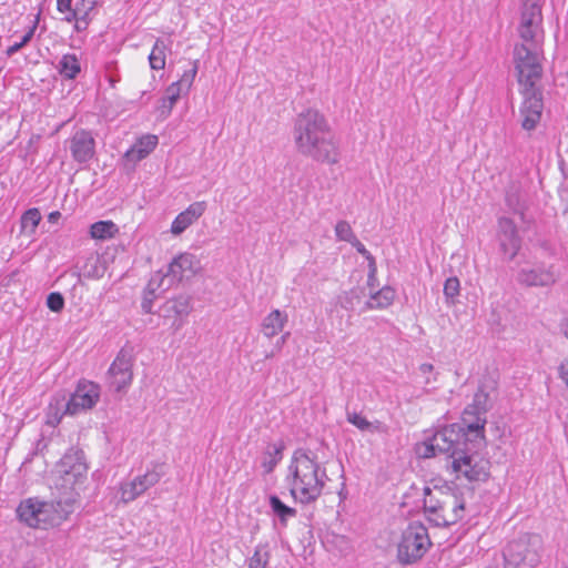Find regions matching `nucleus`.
Here are the masks:
<instances>
[{
  "label": "nucleus",
  "mask_w": 568,
  "mask_h": 568,
  "mask_svg": "<svg viewBox=\"0 0 568 568\" xmlns=\"http://www.w3.org/2000/svg\"><path fill=\"white\" fill-rule=\"evenodd\" d=\"M434 366L428 363H424L419 366V373L422 374L424 381L423 384L426 386V390L429 392L427 386L432 385L436 381V376L433 374Z\"/></svg>",
  "instance_id": "nucleus-43"
},
{
  "label": "nucleus",
  "mask_w": 568,
  "mask_h": 568,
  "mask_svg": "<svg viewBox=\"0 0 568 568\" xmlns=\"http://www.w3.org/2000/svg\"><path fill=\"white\" fill-rule=\"evenodd\" d=\"M560 329H561L562 334L568 338V320H565L561 323Z\"/></svg>",
  "instance_id": "nucleus-54"
},
{
  "label": "nucleus",
  "mask_w": 568,
  "mask_h": 568,
  "mask_svg": "<svg viewBox=\"0 0 568 568\" xmlns=\"http://www.w3.org/2000/svg\"><path fill=\"white\" fill-rule=\"evenodd\" d=\"M498 225L500 248L508 260H513L521 245L516 224L508 217H501Z\"/></svg>",
  "instance_id": "nucleus-19"
},
{
  "label": "nucleus",
  "mask_w": 568,
  "mask_h": 568,
  "mask_svg": "<svg viewBox=\"0 0 568 568\" xmlns=\"http://www.w3.org/2000/svg\"><path fill=\"white\" fill-rule=\"evenodd\" d=\"M169 285L190 280L202 271L201 258L190 252L180 253L168 266Z\"/></svg>",
  "instance_id": "nucleus-15"
},
{
  "label": "nucleus",
  "mask_w": 568,
  "mask_h": 568,
  "mask_svg": "<svg viewBox=\"0 0 568 568\" xmlns=\"http://www.w3.org/2000/svg\"><path fill=\"white\" fill-rule=\"evenodd\" d=\"M100 399V386L90 381H80L67 403H61L70 416L92 409Z\"/></svg>",
  "instance_id": "nucleus-11"
},
{
  "label": "nucleus",
  "mask_w": 568,
  "mask_h": 568,
  "mask_svg": "<svg viewBox=\"0 0 568 568\" xmlns=\"http://www.w3.org/2000/svg\"><path fill=\"white\" fill-rule=\"evenodd\" d=\"M16 513L22 524L34 529H48L63 519L54 504L37 497L21 500Z\"/></svg>",
  "instance_id": "nucleus-5"
},
{
  "label": "nucleus",
  "mask_w": 568,
  "mask_h": 568,
  "mask_svg": "<svg viewBox=\"0 0 568 568\" xmlns=\"http://www.w3.org/2000/svg\"><path fill=\"white\" fill-rule=\"evenodd\" d=\"M541 538L526 535L510 541L504 550L505 568H535L540 561Z\"/></svg>",
  "instance_id": "nucleus-6"
},
{
  "label": "nucleus",
  "mask_w": 568,
  "mask_h": 568,
  "mask_svg": "<svg viewBox=\"0 0 568 568\" xmlns=\"http://www.w3.org/2000/svg\"><path fill=\"white\" fill-rule=\"evenodd\" d=\"M58 471L61 475V488L73 489L75 485L84 480L88 467L83 462L82 454L72 453L62 457Z\"/></svg>",
  "instance_id": "nucleus-14"
},
{
  "label": "nucleus",
  "mask_w": 568,
  "mask_h": 568,
  "mask_svg": "<svg viewBox=\"0 0 568 568\" xmlns=\"http://www.w3.org/2000/svg\"><path fill=\"white\" fill-rule=\"evenodd\" d=\"M170 49V42L164 39H156L149 55L150 67L153 70H162L165 67V53Z\"/></svg>",
  "instance_id": "nucleus-28"
},
{
  "label": "nucleus",
  "mask_w": 568,
  "mask_h": 568,
  "mask_svg": "<svg viewBox=\"0 0 568 568\" xmlns=\"http://www.w3.org/2000/svg\"><path fill=\"white\" fill-rule=\"evenodd\" d=\"M119 232V227L112 221H99L90 226V235L94 240H109Z\"/></svg>",
  "instance_id": "nucleus-30"
},
{
  "label": "nucleus",
  "mask_w": 568,
  "mask_h": 568,
  "mask_svg": "<svg viewBox=\"0 0 568 568\" xmlns=\"http://www.w3.org/2000/svg\"><path fill=\"white\" fill-rule=\"evenodd\" d=\"M182 326V322H179L175 326V329H179Z\"/></svg>",
  "instance_id": "nucleus-58"
},
{
  "label": "nucleus",
  "mask_w": 568,
  "mask_h": 568,
  "mask_svg": "<svg viewBox=\"0 0 568 568\" xmlns=\"http://www.w3.org/2000/svg\"><path fill=\"white\" fill-rule=\"evenodd\" d=\"M467 427L470 432L478 434L484 429V422H480V419H478L476 423L469 424Z\"/></svg>",
  "instance_id": "nucleus-52"
},
{
  "label": "nucleus",
  "mask_w": 568,
  "mask_h": 568,
  "mask_svg": "<svg viewBox=\"0 0 568 568\" xmlns=\"http://www.w3.org/2000/svg\"><path fill=\"white\" fill-rule=\"evenodd\" d=\"M368 262V277L376 278L377 266L374 256L367 260Z\"/></svg>",
  "instance_id": "nucleus-51"
},
{
  "label": "nucleus",
  "mask_w": 568,
  "mask_h": 568,
  "mask_svg": "<svg viewBox=\"0 0 568 568\" xmlns=\"http://www.w3.org/2000/svg\"><path fill=\"white\" fill-rule=\"evenodd\" d=\"M59 217H60V213L58 211L51 212L48 216L49 222H57Z\"/></svg>",
  "instance_id": "nucleus-55"
},
{
  "label": "nucleus",
  "mask_w": 568,
  "mask_h": 568,
  "mask_svg": "<svg viewBox=\"0 0 568 568\" xmlns=\"http://www.w3.org/2000/svg\"><path fill=\"white\" fill-rule=\"evenodd\" d=\"M270 507L272 513L278 518L283 526L286 525L290 518L296 516V510L285 505L276 495H272L268 498Z\"/></svg>",
  "instance_id": "nucleus-31"
},
{
  "label": "nucleus",
  "mask_w": 568,
  "mask_h": 568,
  "mask_svg": "<svg viewBox=\"0 0 568 568\" xmlns=\"http://www.w3.org/2000/svg\"><path fill=\"white\" fill-rule=\"evenodd\" d=\"M172 285H169V271H166V273L159 271L152 275L145 290L152 296H159L160 293L165 292Z\"/></svg>",
  "instance_id": "nucleus-33"
},
{
  "label": "nucleus",
  "mask_w": 568,
  "mask_h": 568,
  "mask_svg": "<svg viewBox=\"0 0 568 568\" xmlns=\"http://www.w3.org/2000/svg\"><path fill=\"white\" fill-rule=\"evenodd\" d=\"M327 480L326 469L303 449L294 452L287 467L286 483L295 501L310 505L323 494Z\"/></svg>",
  "instance_id": "nucleus-2"
},
{
  "label": "nucleus",
  "mask_w": 568,
  "mask_h": 568,
  "mask_svg": "<svg viewBox=\"0 0 568 568\" xmlns=\"http://www.w3.org/2000/svg\"><path fill=\"white\" fill-rule=\"evenodd\" d=\"M37 21L33 22L32 27L29 28V30L21 37V39L10 47H8L6 53L8 57L13 55L18 51H20L24 45H27L33 38L36 29H37Z\"/></svg>",
  "instance_id": "nucleus-39"
},
{
  "label": "nucleus",
  "mask_w": 568,
  "mask_h": 568,
  "mask_svg": "<svg viewBox=\"0 0 568 568\" xmlns=\"http://www.w3.org/2000/svg\"><path fill=\"white\" fill-rule=\"evenodd\" d=\"M67 143L73 161L78 164H85L95 155V139L88 130L75 131Z\"/></svg>",
  "instance_id": "nucleus-17"
},
{
  "label": "nucleus",
  "mask_w": 568,
  "mask_h": 568,
  "mask_svg": "<svg viewBox=\"0 0 568 568\" xmlns=\"http://www.w3.org/2000/svg\"><path fill=\"white\" fill-rule=\"evenodd\" d=\"M432 542L427 528L418 521L408 525L398 545V559L403 564L419 560L428 550Z\"/></svg>",
  "instance_id": "nucleus-7"
},
{
  "label": "nucleus",
  "mask_w": 568,
  "mask_h": 568,
  "mask_svg": "<svg viewBox=\"0 0 568 568\" xmlns=\"http://www.w3.org/2000/svg\"><path fill=\"white\" fill-rule=\"evenodd\" d=\"M175 103H176V101H171L170 97L164 95L161 99L160 105H159L160 114L162 116L166 118L171 113V111H172V109H173Z\"/></svg>",
  "instance_id": "nucleus-46"
},
{
  "label": "nucleus",
  "mask_w": 568,
  "mask_h": 568,
  "mask_svg": "<svg viewBox=\"0 0 568 568\" xmlns=\"http://www.w3.org/2000/svg\"><path fill=\"white\" fill-rule=\"evenodd\" d=\"M164 311L173 313L178 317L187 316L191 312V297L181 295L170 300L165 303Z\"/></svg>",
  "instance_id": "nucleus-32"
},
{
  "label": "nucleus",
  "mask_w": 568,
  "mask_h": 568,
  "mask_svg": "<svg viewBox=\"0 0 568 568\" xmlns=\"http://www.w3.org/2000/svg\"><path fill=\"white\" fill-rule=\"evenodd\" d=\"M346 419L361 432L371 434H388V426L381 420H368L364 415L356 412H347Z\"/></svg>",
  "instance_id": "nucleus-23"
},
{
  "label": "nucleus",
  "mask_w": 568,
  "mask_h": 568,
  "mask_svg": "<svg viewBox=\"0 0 568 568\" xmlns=\"http://www.w3.org/2000/svg\"><path fill=\"white\" fill-rule=\"evenodd\" d=\"M162 476L163 473L158 469V467H154L130 480L122 481L119 486L120 500L123 504H129L135 500L148 489L155 486L161 480Z\"/></svg>",
  "instance_id": "nucleus-12"
},
{
  "label": "nucleus",
  "mask_w": 568,
  "mask_h": 568,
  "mask_svg": "<svg viewBox=\"0 0 568 568\" xmlns=\"http://www.w3.org/2000/svg\"><path fill=\"white\" fill-rule=\"evenodd\" d=\"M57 69L63 78L74 79L80 73L81 65L74 53H67L59 60Z\"/></svg>",
  "instance_id": "nucleus-26"
},
{
  "label": "nucleus",
  "mask_w": 568,
  "mask_h": 568,
  "mask_svg": "<svg viewBox=\"0 0 568 568\" xmlns=\"http://www.w3.org/2000/svg\"><path fill=\"white\" fill-rule=\"evenodd\" d=\"M491 389L493 386H486L485 384H481L476 392L473 405L477 414L485 413L488 409Z\"/></svg>",
  "instance_id": "nucleus-35"
},
{
  "label": "nucleus",
  "mask_w": 568,
  "mask_h": 568,
  "mask_svg": "<svg viewBox=\"0 0 568 568\" xmlns=\"http://www.w3.org/2000/svg\"><path fill=\"white\" fill-rule=\"evenodd\" d=\"M462 432L463 428L456 424L445 426L437 430L426 444L424 457H433L437 453H446L450 454V458L453 459L454 454L460 453L457 446L464 437Z\"/></svg>",
  "instance_id": "nucleus-10"
},
{
  "label": "nucleus",
  "mask_w": 568,
  "mask_h": 568,
  "mask_svg": "<svg viewBox=\"0 0 568 568\" xmlns=\"http://www.w3.org/2000/svg\"><path fill=\"white\" fill-rule=\"evenodd\" d=\"M133 362L132 351L122 348L111 364L109 369L110 383L116 392H122L131 385Z\"/></svg>",
  "instance_id": "nucleus-16"
},
{
  "label": "nucleus",
  "mask_w": 568,
  "mask_h": 568,
  "mask_svg": "<svg viewBox=\"0 0 568 568\" xmlns=\"http://www.w3.org/2000/svg\"><path fill=\"white\" fill-rule=\"evenodd\" d=\"M335 235L337 240L351 243L356 235L354 234L351 225L346 221H338L335 225Z\"/></svg>",
  "instance_id": "nucleus-41"
},
{
  "label": "nucleus",
  "mask_w": 568,
  "mask_h": 568,
  "mask_svg": "<svg viewBox=\"0 0 568 568\" xmlns=\"http://www.w3.org/2000/svg\"><path fill=\"white\" fill-rule=\"evenodd\" d=\"M270 554L261 545L256 546L254 554L247 560V568H266Z\"/></svg>",
  "instance_id": "nucleus-38"
},
{
  "label": "nucleus",
  "mask_w": 568,
  "mask_h": 568,
  "mask_svg": "<svg viewBox=\"0 0 568 568\" xmlns=\"http://www.w3.org/2000/svg\"><path fill=\"white\" fill-rule=\"evenodd\" d=\"M349 244H352L353 247L356 248V251L365 257V260H368L371 257H373V255L369 253V251L366 250V247L364 246V244L357 239L355 237Z\"/></svg>",
  "instance_id": "nucleus-47"
},
{
  "label": "nucleus",
  "mask_w": 568,
  "mask_h": 568,
  "mask_svg": "<svg viewBox=\"0 0 568 568\" xmlns=\"http://www.w3.org/2000/svg\"><path fill=\"white\" fill-rule=\"evenodd\" d=\"M290 333H285L281 336V338L276 342L274 349L265 355V358H272L276 352H280L285 344L286 339L288 338Z\"/></svg>",
  "instance_id": "nucleus-49"
},
{
  "label": "nucleus",
  "mask_w": 568,
  "mask_h": 568,
  "mask_svg": "<svg viewBox=\"0 0 568 568\" xmlns=\"http://www.w3.org/2000/svg\"><path fill=\"white\" fill-rule=\"evenodd\" d=\"M506 199L509 206L516 210L518 195L516 193H507Z\"/></svg>",
  "instance_id": "nucleus-53"
},
{
  "label": "nucleus",
  "mask_w": 568,
  "mask_h": 568,
  "mask_svg": "<svg viewBox=\"0 0 568 568\" xmlns=\"http://www.w3.org/2000/svg\"><path fill=\"white\" fill-rule=\"evenodd\" d=\"M283 445L271 444L262 454L261 466L264 474H271L283 458Z\"/></svg>",
  "instance_id": "nucleus-25"
},
{
  "label": "nucleus",
  "mask_w": 568,
  "mask_h": 568,
  "mask_svg": "<svg viewBox=\"0 0 568 568\" xmlns=\"http://www.w3.org/2000/svg\"><path fill=\"white\" fill-rule=\"evenodd\" d=\"M158 296H152L151 294H149V292L145 290V293H144V297H143V301H142V310L145 312V313H152V304H153V300L156 298Z\"/></svg>",
  "instance_id": "nucleus-48"
},
{
  "label": "nucleus",
  "mask_w": 568,
  "mask_h": 568,
  "mask_svg": "<svg viewBox=\"0 0 568 568\" xmlns=\"http://www.w3.org/2000/svg\"><path fill=\"white\" fill-rule=\"evenodd\" d=\"M460 282L456 276L448 277L444 284V295L449 303H454L459 295Z\"/></svg>",
  "instance_id": "nucleus-40"
},
{
  "label": "nucleus",
  "mask_w": 568,
  "mask_h": 568,
  "mask_svg": "<svg viewBox=\"0 0 568 568\" xmlns=\"http://www.w3.org/2000/svg\"><path fill=\"white\" fill-rule=\"evenodd\" d=\"M47 306L52 312H60L64 306V298L60 293H50L47 297Z\"/></svg>",
  "instance_id": "nucleus-44"
},
{
  "label": "nucleus",
  "mask_w": 568,
  "mask_h": 568,
  "mask_svg": "<svg viewBox=\"0 0 568 568\" xmlns=\"http://www.w3.org/2000/svg\"><path fill=\"white\" fill-rule=\"evenodd\" d=\"M41 221V214L38 209L26 211L21 217V229L23 232L32 234L36 232Z\"/></svg>",
  "instance_id": "nucleus-36"
},
{
  "label": "nucleus",
  "mask_w": 568,
  "mask_h": 568,
  "mask_svg": "<svg viewBox=\"0 0 568 568\" xmlns=\"http://www.w3.org/2000/svg\"><path fill=\"white\" fill-rule=\"evenodd\" d=\"M196 73L197 67L196 64H194V67L191 70L185 71L183 73L179 81L173 82L168 87L165 95L170 97L171 101H178L183 92L186 93L190 90L196 77Z\"/></svg>",
  "instance_id": "nucleus-24"
},
{
  "label": "nucleus",
  "mask_w": 568,
  "mask_h": 568,
  "mask_svg": "<svg viewBox=\"0 0 568 568\" xmlns=\"http://www.w3.org/2000/svg\"><path fill=\"white\" fill-rule=\"evenodd\" d=\"M60 402L67 403L68 400L64 396L54 397L49 405L48 423L52 426L58 425L64 415H69L68 412H64L65 407L61 405Z\"/></svg>",
  "instance_id": "nucleus-34"
},
{
  "label": "nucleus",
  "mask_w": 568,
  "mask_h": 568,
  "mask_svg": "<svg viewBox=\"0 0 568 568\" xmlns=\"http://www.w3.org/2000/svg\"><path fill=\"white\" fill-rule=\"evenodd\" d=\"M450 468L457 479L479 481L488 477L489 460L478 453L460 452L453 455Z\"/></svg>",
  "instance_id": "nucleus-8"
},
{
  "label": "nucleus",
  "mask_w": 568,
  "mask_h": 568,
  "mask_svg": "<svg viewBox=\"0 0 568 568\" xmlns=\"http://www.w3.org/2000/svg\"><path fill=\"white\" fill-rule=\"evenodd\" d=\"M542 52L540 42L518 43L514 48L513 64L520 90L531 91L541 79Z\"/></svg>",
  "instance_id": "nucleus-4"
},
{
  "label": "nucleus",
  "mask_w": 568,
  "mask_h": 568,
  "mask_svg": "<svg viewBox=\"0 0 568 568\" xmlns=\"http://www.w3.org/2000/svg\"><path fill=\"white\" fill-rule=\"evenodd\" d=\"M75 21V29L77 30H82V29H85L87 26H84V21H80V20H74Z\"/></svg>",
  "instance_id": "nucleus-56"
},
{
  "label": "nucleus",
  "mask_w": 568,
  "mask_h": 568,
  "mask_svg": "<svg viewBox=\"0 0 568 568\" xmlns=\"http://www.w3.org/2000/svg\"><path fill=\"white\" fill-rule=\"evenodd\" d=\"M288 323V314L275 308L265 315L261 322L260 331L264 337L271 339L278 335Z\"/></svg>",
  "instance_id": "nucleus-21"
},
{
  "label": "nucleus",
  "mask_w": 568,
  "mask_h": 568,
  "mask_svg": "<svg viewBox=\"0 0 568 568\" xmlns=\"http://www.w3.org/2000/svg\"><path fill=\"white\" fill-rule=\"evenodd\" d=\"M396 292L390 286H384L379 291L373 293L367 301L368 308H386L393 304Z\"/></svg>",
  "instance_id": "nucleus-27"
},
{
  "label": "nucleus",
  "mask_w": 568,
  "mask_h": 568,
  "mask_svg": "<svg viewBox=\"0 0 568 568\" xmlns=\"http://www.w3.org/2000/svg\"><path fill=\"white\" fill-rule=\"evenodd\" d=\"M97 4L98 0H79L74 8V20L84 21V26H88L89 16Z\"/></svg>",
  "instance_id": "nucleus-37"
},
{
  "label": "nucleus",
  "mask_w": 568,
  "mask_h": 568,
  "mask_svg": "<svg viewBox=\"0 0 568 568\" xmlns=\"http://www.w3.org/2000/svg\"><path fill=\"white\" fill-rule=\"evenodd\" d=\"M354 300H358V295L356 291H351L339 298V303L342 307L351 310L355 306Z\"/></svg>",
  "instance_id": "nucleus-45"
},
{
  "label": "nucleus",
  "mask_w": 568,
  "mask_h": 568,
  "mask_svg": "<svg viewBox=\"0 0 568 568\" xmlns=\"http://www.w3.org/2000/svg\"><path fill=\"white\" fill-rule=\"evenodd\" d=\"M83 275L88 278H101L105 271V262L99 254H90L83 265Z\"/></svg>",
  "instance_id": "nucleus-29"
},
{
  "label": "nucleus",
  "mask_w": 568,
  "mask_h": 568,
  "mask_svg": "<svg viewBox=\"0 0 568 568\" xmlns=\"http://www.w3.org/2000/svg\"><path fill=\"white\" fill-rule=\"evenodd\" d=\"M560 273L555 264H536L532 267H523L517 274V281L525 286L548 287L558 282Z\"/></svg>",
  "instance_id": "nucleus-13"
},
{
  "label": "nucleus",
  "mask_w": 568,
  "mask_h": 568,
  "mask_svg": "<svg viewBox=\"0 0 568 568\" xmlns=\"http://www.w3.org/2000/svg\"><path fill=\"white\" fill-rule=\"evenodd\" d=\"M525 100L520 108L521 126L527 131L534 130L540 121L544 104L541 93L534 88L531 91L520 90Z\"/></svg>",
  "instance_id": "nucleus-18"
},
{
  "label": "nucleus",
  "mask_w": 568,
  "mask_h": 568,
  "mask_svg": "<svg viewBox=\"0 0 568 568\" xmlns=\"http://www.w3.org/2000/svg\"><path fill=\"white\" fill-rule=\"evenodd\" d=\"M159 139L154 134H144L125 152L124 159L136 163L145 159L158 145Z\"/></svg>",
  "instance_id": "nucleus-22"
},
{
  "label": "nucleus",
  "mask_w": 568,
  "mask_h": 568,
  "mask_svg": "<svg viewBox=\"0 0 568 568\" xmlns=\"http://www.w3.org/2000/svg\"><path fill=\"white\" fill-rule=\"evenodd\" d=\"M294 141L297 151L314 161L335 164L339 160L338 145L329 124L315 109H307L296 116Z\"/></svg>",
  "instance_id": "nucleus-1"
},
{
  "label": "nucleus",
  "mask_w": 568,
  "mask_h": 568,
  "mask_svg": "<svg viewBox=\"0 0 568 568\" xmlns=\"http://www.w3.org/2000/svg\"><path fill=\"white\" fill-rule=\"evenodd\" d=\"M205 210L206 203L204 201L190 204L172 222L171 233L175 236L181 235L204 214Z\"/></svg>",
  "instance_id": "nucleus-20"
},
{
  "label": "nucleus",
  "mask_w": 568,
  "mask_h": 568,
  "mask_svg": "<svg viewBox=\"0 0 568 568\" xmlns=\"http://www.w3.org/2000/svg\"><path fill=\"white\" fill-rule=\"evenodd\" d=\"M72 1L73 0H57V9L60 13L64 14L63 20L67 22H72L75 19Z\"/></svg>",
  "instance_id": "nucleus-42"
},
{
  "label": "nucleus",
  "mask_w": 568,
  "mask_h": 568,
  "mask_svg": "<svg viewBox=\"0 0 568 568\" xmlns=\"http://www.w3.org/2000/svg\"><path fill=\"white\" fill-rule=\"evenodd\" d=\"M567 568H568V566H567Z\"/></svg>",
  "instance_id": "nucleus-59"
},
{
  "label": "nucleus",
  "mask_w": 568,
  "mask_h": 568,
  "mask_svg": "<svg viewBox=\"0 0 568 568\" xmlns=\"http://www.w3.org/2000/svg\"><path fill=\"white\" fill-rule=\"evenodd\" d=\"M375 282H376V278H369V277L367 276V283H368V285H369V286H374V285H375Z\"/></svg>",
  "instance_id": "nucleus-57"
},
{
  "label": "nucleus",
  "mask_w": 568,
  "mask_h": 568,
  "mask_svg": "<svg viewBox=\"0 0 568 568\" xmlns=\"http://www.w3.org/2000/svg\"><path fill=\"white\" fill-rule=\"evenodd\" d=\"M424 509L430 523L437 527H446L465 517L466 501L459 494L439 490L432 494L429 488H426Z\"/></svg>",
  "instance_id": "nucleus-3"
},
{
  "label": "nucleus",
  "mask_w": 568,
  "mask_h": 568,
  "mask_svg": "<svg viewBox=\"0 0 568 568\" xmlns=\"http://www.w3.org/2000/svg\"><path fill=\"white\" fill-rule=\"evenodd\" d=\"M559 376L568 387V358L560 364Z\"/></svg>",
  "instance_id": "nucleus-50"
},
{
  "label": "nucleus",
  "mask_w": 568,
  "mask_h": 568,
  "mask_svg": "<svg viewBox=\"0 0 568 568\" xmlns=\"http://www.w3.org/2000/svg\"><path fill=\"white\" fill-rule=\"evenodd\" d=\"M541 24L542 14L540 0H524L518 26L520 39L524 42H540L542 37Z\"/></svg>",
  "instance_id": "nucleus-9"
}]
</instances>
